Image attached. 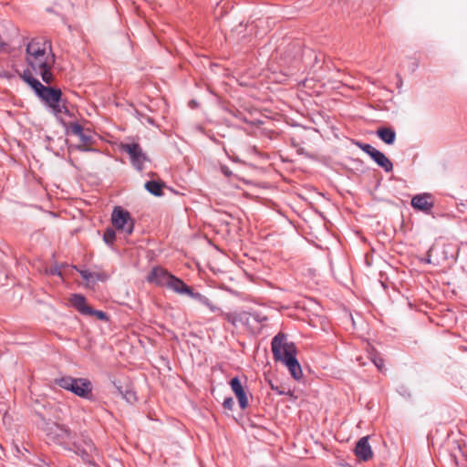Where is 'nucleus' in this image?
Wrapping results in <instances>:
<instances>
[{
  "mask_svg": "<svg viewBox=\"0 0 467 467\" xmlns=\"http://www.w3.org/2000/svg\"><path fill=\"white\" fill-rule=\"evenodd\" d=\"M26 52L27 66L39 75L45 83L50 84L54 79L51 69L56 62L51 41L46 37H34L26 45Z\"/></svg>",
  "mask_w": 467,
  "mask_h": 467,
  "instance_id": "nucleus-1",
  "label": "nucleus"
},
{
  "mask_svg": "<svg viewBox=\"0 0 467 467\" xmlns=\"http://www.w3.org/2000/svg\"><path fill=\"white\" fill-rule=\"evenodd\" d=\"M51 434L54 435L56 442L65 450L74 452L88 465L95 464V457L98 455V450L88 435L82 433L78 437L68 427L60 424L55 425V429L52 431Z\"/></svg>",
  "mask_w": 467,
  "mask_h": 467,
  "instance_id": "nucleus-2",
  "label": "nucleus"
},
{
  "mask_svg": "<svg viewBox=\"0 0 467 467\" xmlns=\"http://www.w3.org/2000/svg\"><path fill=\"white\" fill-rule=\"evenodd\" d=\"M38 98L50 109L57 119H60V121L66 125L61 119L62 114L70 117L71 113L66 106V101L62 98L61 89L53 87H46Z\"/></svg>",
  "mask_w": 467,
  "mask_h": 467,
  "instance_id": "nucleus-3",
  "label": "nucleus"
},
{
  "mask_svg": "<svg viewBox=\"0 0 467 467\" xmlns=\"http://www.w3.org/2000/svg\"><path fill=\"white\" fill-rule=\"evenodd\" d=\"M56 384L78 397L83 399H91L92 383L86 378H73L71 376H64L55 380Z\"/></svg>",
  "mask_w": 467,
  "mask_h": 467,
  "instance_id": "nucleus-4",
  "label": "nucleus"
},
{
  "mask_svg": "<svg viewBox=\"0 0 467 467\" xmlns=\"http://www.w3.org/2000/svg\"><path fill=\"white\" fill-rule=\"evenodd\" d=\"M271 348L275 361L284 363L289 358L296 356L295 344L287 340V336L279 332L272 338Z\"/></svg>",
  "mask_w": 467,
  "mask_h": 467,
  "instance_id": "nucleus-5",
  "label": "nucleus"
},
{
  "mask_svg": "<svg viewBox=\"0 0 467 467\" xmlns=\"http://www.w3.org/2000/svg\"><path fill=\"white\" fill-rule=\"evenodd\" d=\"M120 150L129 154L130 162L137 171L143 170L144 163L149 161V158L139 143H121Z\"/></svg>",
  "mask_w": 467,
  "mask_h": 467,
  "instance_id": "nucleus-6",
  "label": "nucleus"
},
{
  "mask_svg": "<svg viewBox=\"0 0 467 467\" xmlns=\"http://www.w3.org/2000/svg\"><path fill=\"white\" fill-rule=\"evenodd\" d=\"M112 224L118 229L131 234L134 229V221L130 213L123 208L117 206L111 214Z\"/></svg>",
  "mask_w": 467,
  "mask_h": 467,
  "instance_id": "nucleus-7",
  "label": "nucleus"
},
{
  "mask_svg": "<svg viewBox=\"0 0 467 467\" xmlns=\"http://www.w3.org/2000/svg\"><path fill=\"white\" fill-rule=\"evenodd\" d=\"M410 204L415 210L421 211L427 214H431V210L434 207L432 196L430 193L415 195L411 199Z\"/></svg>",
  "mask_w": 467,
  "mask_h": 467,
  "instance_id": "nucleus-8",
  "label": "nucleus"
},
{
  "mask_svg": "<svg viewBox=\"0 0 467 467\" xmlns=\"http://www.w3.org/2000/svg\"><path fill=\"white\" fill-rule=\"evenodd\" d=\"M369 436L360 438L354 449V453L358 461L368 462L373 458V451L368 443Z\"/></svg>",
  "mask_w": 467,
  "mask_h": 467,
  "instance_id": "nucleus-9",
  "label": "nucleus"
},
{
  "mask_svg": "<svg viewBox=\"0 0 467 467\" xmlns=\"http://www.w3.org/2000/svg\"><path fill=\"white\" fill-rule=\"evenodd\" d=\"M172 275L161 266H155L147 275V281L160 286H166Z\"/></svg>",
  "mask_w": 467,
  "mask_h": 467,
  "instance_id": "nucleus-10",
  "label": "nucleus"
},
{
  "mask_svg": "<svg viewBox=\"0 0 467 467\" xmlns=\"http://www.w3.org/2000/svg\"><path fill=\"white\" fill-rule=\"evenodd\" d=\"M230 386L238 400L240 408L242 410L246 409L249 405V401L246 391L244 390L240 379L237 377L233 378L230 380Z\"/></svg>",
  "mask_w": 467,
  "mask_h": 467,
  "instance_id": "nucleus-11",
  "label": "nucleus"
},
{
  "mask_svg": "<svg viewBox=\"0 0 467 467\" xmlns=\"http://www.w3.org/2000/svg\"><path fill=\"white\" fill-rule=\"evenodd\" d=\"M166 286L177 294L187 296L192 289L191 286L187 285L182 279L173 275L170 277Z\"/></svg>",
  "mask_w": 467,
  "mask_h": 467,
  "instance_id": "nucleus-12",
  "label": "nucleus"
},
{
  "mask_svg": "<svg viewBox=\"0 0 467 467\" xmlns=\"http://www.w3.org/2000/svg\"><path fill=\"white\" fill-rule=\"evenodd\" d=\"M370 158L386 172H389L393 170V164L390 160L377 149L372 151Z\"/></svg>",
  "mask_w": 467,
  "mask_h": 467,
  "instance_id": "nucleus-13",
  "label": "nucleus"
},
{
  "mask_svg": "<svg viewBox=\"0 0 467 467\" xmlns=\"http://www.w3.org/2000/svg\"><path fill=\"white\" fill-rule=\"evenodd\" d=\"M23 80L28 84L38 97L47 86H44L38 79L33 77L32 72L27 69L24 70L21 76Z\"/></svg>",
  "mask_w": 467,
  "mask_h": 467,
  "instance_id": "nucleus-14",
  "label": "nucleus"
},
{
  "mask_svg": "<svg viewBox=\"0 0 467 467\" xmlns=\"http://www.w3.org/2000/svg\"><path fill=\"white\" fill-rule=\"evenodd\" d=\"M190 297L194 299L195 301L199 302L200 304L205 306L209 308V310L213 313L221 312L223 313L222 309L212 303V301L206 297L205 296L202 295L199 292H195L192 288L191 289V292L188 294Z\"/></svg>",
  "mask_w": 467,
  "mask_h": 467,
  "instance_id": "nucleus-15",
  "label": "nucleus"
},
{
  "mask_svg": "<svg viewBox=\"0 0 467 467\" xmlns=\"http://www.w3.org/2000/svg\"><path fill=\"white\" fill-rule=\"evenodd\" d=\"M283 364L285 365V367L288 368L291 376L295 379L298 380L303 377L301 365L299 364V362L296 358V356H293L292 358H289Z\"/></svg>",
  "mask_w": 467,
  "mask_h": 467,
  "instance_id": "nucleus-16",
  "label": "nucleus"
},
{
  "mask_svg": "<svg viewBox=\"0 0 467 467\" xmlns=\"http://www.w3.org/2000/svg\"><path fill=\"white\" fill-rule=\"evenodd\" d=\"M69 302L75 309L84 316L89 308V306L86 303V297L80 294L71 295Z\"/></svg>",
  "mask_w": 467,
  "mask_h": 467,
  "instance_id": "nucleus-17",
  "label": "nucleus"
},
{
  "mask_svg": "<svg viewBox=\"0 0 467 467\" xmlns=\"http://www.w3.org/2000/svg\"><path fill=\"white\" fill-rule=\"evenodd\" d=\"M377 135L387 144H393L396 139V132L390 128H379L377 130Z\"/></svg>",
  "mask_w": 467,
  "mask_h": 467,
  "instance_id": "nucleus-18",
  "label": "nucleus"
},
{
  "mask_svg": "<svg viewBox=\"0 0 467 467\" xmlns=\"http://www.w3.org/2000/svg\"><path fill=\"white\" fill-rule=\"evenodd\" d=\"M82 144L81 145H77L76 146V149L79 151H95L96 150L91 148L89 145H91L93 143V138L91 135L89 134H87L84 132V130L82 131V135H78V136Z\"/></svg>",
  "mask_w": 467,
  "mask_h": 467,
  "instance_id": "nucleus-19",
  "label": "nucleus"
},
{
  "mask_svg": "<svg viewBox=\"0 0 467 467\" xmlns=\"http://www.w3.org/2000/svg\"><path fill=\"white\" fill-rule=\"evenodd\" d=\"M163 183L157 181H149L145 183V189L154 196H161L163 194Z\"/></svg>",
  "mask_w": 467,
  "mask_h": 467,
  "instance_id": "nucleus-20",
  "label": "nucleus"
},
{
  "mask_svg": "<svg viewBox=\"0 0 467 467\" xmlns=\"http://www.w3.org/2000/svg\"><path fill=\"white\" fill-rule=\"evenodd\" d=\"M85 316H95L98 319L102 321L109 320L108 315L104 311L93 309L91 306H89Z\"/></svg>",
  "mask_w": 467,
  "mask_h": 467,
  "instance_id": "nucleus-21",
  "label": "nucleus"
},
{
  "mask_svg": "<svg viewBox=\"0 0 467 467\" xmlns=\"http://www.w3.org/2000/svg\"><path fill=\"white\" fill-rule=\"evenodd\" d=\"M116 239V233L112 228H107L103 234V241L109 244L112 245Z\"/></svg>",
  "mask_w": 467,
  "mask_h": 467,
  "instance_id": "nucleus-22",
  "label": "nucleus"
},
{
  "mask_svg": "<svg viewBox=\"0 0 467 467\" xmlns=\"http://www.w3.org/2000/svg\"><path fill=\"white\" fill-rule=\"evenodd\" d=\"M84 130L83 127L78 124V122H71L69 123L67 127V131L71 132L72 134L78 136L82 135V131Z\"/></svg>",
  "mask_w": 467,
  "mask_h": 467,
  "instance_id": "nucleus-23",
  "label": "nucleus"
},
{
  "mask_svg": "<svg viewBox=\"0 0 467 467\" xmlns=\"http://www.w3.org/2000/svg\"><path fill=\"white\" fill-rule=\"evenodd\" d=\"M352 143H354L355 145L359 147L363 151H365L369 156L372 154V151L376 150L371 145L367 144V143H362L360 141H354V140H352Z\"/></svg>",
  "mask_w": 467,
  "mask_h": 467,
  "instance_id": "nucleus-24",
  "label": "nucleus"
},
{
  "mask_svg": "<svg viewBox=\"0 0 467 467\" xmlns=\"http://www.w3.org/2000/svg\"><path fill=\"white\" fill-rule=\"evenodd\" d=\"M120 394L122 395L123 399H125L129 403H133L136 401V394L132 390H126L123 392L121 389H119Z\"/></svg>",
  "mask_w": 467,
  "mask_h": 467,
  "instance_id": "nucleus-25",
  "label": "nucleus"
},
{
  "mask_svg": "<svg viewBox=\"0 0 467 467\" xmlns=\"http://www.w3.org/2000/svg\"><path fill=\"white\" fill-rule=\"evenodd\" d=\"M81 277L86 281H94V273L88 270H79Z\"/></svg>",
  "mask_w": 467,
  "mask_h": 467,
  "instance_id": "nucleus-26",
  "label": "nucleus"
},
{
  "mask_svg": "<svg viewBox=\"0 0 467 467\" xmlns=\"http://www.w3.org/2000/svg\"><path fill=\"white\" fill-rule=\"evenodd\" d=\"M234 405V400L231 397L225 398L223 402V408L226 410H233Z\"/></svg>",
  "mask_w": 467,
  "mask_h": 467,
  "instance_id": "nucleus-27",
  "label": "nucleus"
},
{
  "mask_svg": "<svg viewBox=\"0 0 467 467\" xmlns=\"http://www.w3.org/2000/svg\"><path fill=\"white\" fill-rule=\"evenodd\" d=\"M373 364L378 368L379 370L382 371L384 368V361L381 358L374 357L371 358Z\"/></svg>",
  "mask_w": 467,
  "mask_h": 467,
  "instance_id": "nucleus-28",
  "label": "nucleus"
},
{
  "mask_svg": "<svg viewBox=\"0 0 467 467\" xmlns=\"http://www.w3.org/2000/svg\"><path fill=\"white\" fill-rule=\"evenodd\" d=\"M221 315H223L224 316V318L230 322L231 324H233L234 326L236 325V321H237V317L235 316H234L233 314H230V313H226L224 314L223 312L221 313L219 312Z\"/></svg>",
  "mask_w": 467,
  "mask_h": 467,
  "instance_id": "nucleus-29",
  "label": "nucleus"
},
{
  "mask_svg": "<svg viewBox=\"0 0 467 467\" xmlns=\"http://www.w3.org/2000/svg\"><path fill=\"white\" fill-rule=\"evenodd\" d=\"M48 273L52 275H61L60 268L57 265L51 267Z\"/></svg>",
  "mask_w": 467,
  "mask_h": 467,
  "instance_id": "nucleus-30",
  "label": "nucleus"
},
{
  "mask_svg": "<svg viewBox=\"0 0 467 467\" xmlns=\"http://www.w3.org/2000/svg\"><path fill=\"white\" fill-rule=\"evenodd\" d=\"M249 316L252 317L255 321H257L259 323L266 320L265 317H260L259 314H249Z\"/></svg>",
  "mask_w": 467,
  "mask_h": 467,
  "instance_id": "nucleus-31",
  "label": "nucleus"
},
{
  "mask_svg": "<svg viewBox=\"0 0 467 467\" xmlns=\"http://www.w3.org/2000/svg\"><path fill=\"white\" fill-rule=\"evenodd\" d=\"M222 171L227 177H230L233 174L232 171H230V169L228 167H226V166H223L222 167Z\"/></svg>",
  "mask_w": 467,
  "mask_h": 467,
  "instance_id": "nucleus-32",
  "label": "nucleus"
},
{
  "mask_svg": "<svg viewBox=\"0 0 467 467\" xmlns=\"http://www.w3.org/2000/svg\"><path fill=\"white\" fill-rule=\"evenodd\" d=\"M0 77L8 78H10V74L5 70H0Z\"/></svg>",
  "mask_w": 467,
  "mask_h": 467,
  "instance_id": "nucleus-33",
  "label": "nucleus"
},
{
  "mask_svg": "<svg viewBox=\"0 0 467 467\" xmlns=\"http://www.w3.org/2000/svg\"><path fill=\"white\" fill-rule=\"evenodd\" d=\"M5 46H7V44L4 43V42L0 39V48H1V50L5 51V50H6V49H5Z\"/></svg>",
  "mask_w": 467,
  "mask_h": 467,
  "instance_id": "nucleus-34",
  "label": "nucleus"
},
{
  "mask_svg": "<svg viewBox=\"0 0 467 467\" xmlns=\"http://www.w3.org/2000/svg\"><path fill=\"white\" fill-rule=\"evenodd\" d=\"M95 280H101V275H100V274L94 273V281H95Z\"/></svg>",
  "mask_w": 467,
  "mask_h": 467,
  "instance_id": "nucleus-35",
  "label": "nucleus"
},
{
  "mask_svg": "<svg viewBox=\"0 0 467 467\" xmlns=\"http://www.w3.org/2000/svg\"><path fill=\"white\" fill-rule=\"evenodd\" d=\"M147 119L150 123L153 124V119L151 118H148Z\"/></svg>",
  "mask_w": 467,
  "mask_h": 467,
  "instance_id": "nucleus-36",
  "label": "nucleus"
}]
</instances>
